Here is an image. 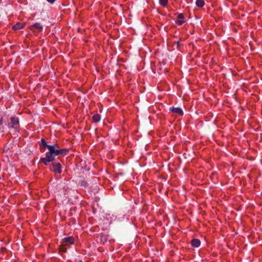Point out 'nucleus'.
Instances as JSON below:
<instances>
[{"instance_id":"obj_20","label":"nucleus","mask_w":262,"mask_h":262,"mask_svg":"<svg viewBox=\"0 0 262 262\" xmlns=\"http://www.w3.org/2000/svg\"><path fill=\"white\" fill-rule=\"evenodd\" d=\"M79 262H82V260H80Z\"/></svg>"},{"instance_id":"obj_5","label":"nucleus","mask_w":262,"mask_h":262,"mask_svg":"<svg viewBox=\"0 0 262 262\" xmlns=\"http://www.w3.org/2000/svg\"><path fill=\"white\" fill-rule=\"evenodd\" d=\"M74 238L71 236L65 237L62 240V244H63L64 246H69L74 244Z\"/></svg>"},{"instance_id":"obj_9","label":"nucleus","mask_w":262,"mask_h":262,"mask_svg":"<svg viewBox=\"0 0 262 262\" xmlns=\"http://www.w3.org/2000/svg\"><path fill=\"white\" fill-rule=\"evenodd\" d=\"M24 27V25L22 23H17L13 26V29L14 30H18Z\"/></svg>"},{"instance_id":"obj_3","label":"nucleus","mask_w":262,"mask_h":262,"mask_svg":"<svg viewBox=\"0 0 262 262\" xmlns=\"http://www.w3.org/2000/svg\"><path fill=\"white\" fill-rule=\"evenodd\" d=\"M19 126V121L18 118L12 117L11 118V122L8 123V126L9 128H17Z\"/></svg>"},{"instance_id":"obj_10","label":"nucleus","mask_w":262,"mask_h":262,"mask_svg":"<svg viewBox=\"0 0 262 262\" xmlns=\"http://www.w3.org/2000/svg\"><path fill=\"white\" fill-rule=\"evenodd\" d=\"M93 121L97 123L100 120V116L99 114H95L92 117Z\"/></svg>"},{"instance_id":"obj_2","label":"nucleus","mask_w":262,"mask_h":262,"mask_svg":"<svg viewBox=\"0 0 262 262\" xmlns=\"http://www.w3.org/2000/svg\"><path fill=\"white\" fill-rule=\"evenodd\" d=\"M30 28L33 32H42L43 30V26L39 23H35L31 25Z\"/></svg>"},{"instance_id":"obj_17","label":"nucleus","mask_w":262,"mask_h":262,"mask_svg":"<svg viewBox=\"0 0 262 262\" xmlns=\"http://www.w3.org/2000/svg\"><path fill=\"white\" fill-rule=\"evenodd\" d=\"M176 23L177 24H179V25H182L184 23V20H178L176 21Z\"/></svg>"},{"instance_id":"obj_8","label":"nucleus","mask_w":262,"mask_h":262,"mask_svg":"<svg viewBox=\"0 0 262 262\" xmlns=\"http://www.w3.org/2000/svg\"><path fill=\"white\" fill-rule=\"evenodd\" d=\"M191 246L193 247L198 248L201 245V241L197 238H194L191 241Z\"/></svg>"},{"instance_id":"obj_18","label":"nucleus","mask_w":262,"mask_h":262,"mask_svg":"<svg viewBox=\"0 0 262 262\" xmlns=\"http://www.w3.org/2000/svg\"><path fill=\"white\" fill-rule=\"evenodd\" d=\"M3 124V117L0 114V126Z\"/></svg>"},{"instance_id":"obj_7","label":"nucleus","mask_w":262,"mask_h":262,"mask_svg":"<svg viewBox=\"0 0 262 262\" xmlns=\"http://www.w3.org/2000/svg\"><path fill=\"white\" fill-rule=\"evenodd\" d=\"M49 145L47 144V142L45 141V140L43 138L41 139V145L40 147V149L41 152H45L46 150V148Z\"/></svg>"},{"instance_id":"obj_4","label":"nucleus","mask_w":262,"mask_h":262,"mask_svg":"<svg viewBox=\"0 0 262 262\" xmlns=\"http://www.w3.org/2000/svg\"><path fill=\"white\" fill-rule=\"evenodd\" d=\"M53 171L56 173H61V166L59 162H53L52 163Z\"/></svg>"},{"instance_id":"obj_14","label":"nucleus","mask_w":262,"mask_h":262,"mask_svg":"<svg viewBox=\"0 0 262 262\" xmlns=\"http://www.w3.org/2000/svg\"><path fill=\"white\" fill-rule=\"evenodd\" d=\"M159 3L163 6H166L168 3V0H159Z\"/></svg>"},{"instance_id":"obj_12","label":"nucleus","mask_w":262,"mask_h":262,"mask_svg":"<svg viewBox=\"0 0 262 262\" xmlns=\"http://www.w3.org/2000/svg\"><path fill=\"white\" fill-rule=\"evenodd\" d=\"M50 147L54 148L55 150H59V146L57 144L55 143L53 145H50L48 146V151L50 152Z\"/></svg>"},{"instance_id":"obj_15","label":"nucleus","mask_w":262,"mask_h":262,"mask_svg":"<svg viewBox=\"0 0 262 262\" xmlns=\"http://www.w3.org/2000/svg\"><path fill=\"white\" fill-rule=\"evenodd\" d=\"M66 246H64L63 244H62L60 247V250L62 252H66L67 251V248L65 247Z\"/></svg>"},{"instance_id":"obj_19","label":"nucleus","mask_w":262,"mask_h":262,"mask_svg":"<svg viewBox=\"0 0 262 262\" xmlns=\"http://www.w3.org/2000/svg\"><path fill=\"white\" fill-rule=\"evenodd\" d=\"M49 3H51V4H53L55 1V0H47Z\"/></svg>"},{"instance_id":"obj_16","label":"nucleus","mask_w":262,"mask_h":262,"mask_svg":"<svg viewBox=\"0 0 262 262\" xmlns=\"http://www.w3.org/2000/svg\"><path fill=\"white\" fill-rule=\"evenodd\" d=\"M178 18L179 19H183L184 18V15L182 13H179L178 14Z\"/></svg>"},{"instance_id":"obj_6","label":"nucleus","mask_w":262,"mask_h":262,"mask_svg":"<svg viewBox=\"0 0 262 262\" xmlns=\"http://www.w3.org/2000/svg\"><path fill=\"white\" fill-rule=\"evenodd\" d=\"M169 111L175 115H183V112L180 107H171L169 109Z\"/></svg>"},{"instance_id":"obj_11","label":"nucleus","mask_w":262,"mask_h":262,"mask_svg":"<svg viewBox=\"0 0 262 262\" xmlns=\"http://www.w3.org/2000/svg\"><path fill=\"white\" fill-rule=\"evenodd\" d=\"M195 4L198 7L202 8L204 6L205 2L204 0H196Z\"/></svg>"},{"instance_id":"obj_1","label":"nucleus","mask_w":262,"mask_h":262,"mask_svg":"<svg viewBox=\"0 0 262 262\" xmlns=\"http://www.w3.org/2000/svg\"><path fill=\"white\" fill-rule=\"evenodd\" d=\"M69 150L66 148H63L59 150H55L54 148L50 147V152L46 153V157L40 159V161L42 162L45 165H48V164L52 162L55 159L56 156L59 155H66L68 152Z\"/></svg>"},{"instance_id":"obj_13","label":"nucleus","mask_w":262,"mask_h":262,"mask_svg":"<svg viewBox=\"0 0 262 262\" xmlns=\"http://www.w3.org/2000/svg\"><path fill=\"white\" fill-rule=\"evenodd\" d=\"M100 239L103 243H104L107 240V238L106 235L104 234H101L100 235Z\"/></svg>"}]
</instances>
